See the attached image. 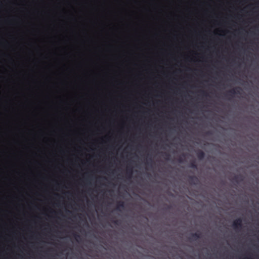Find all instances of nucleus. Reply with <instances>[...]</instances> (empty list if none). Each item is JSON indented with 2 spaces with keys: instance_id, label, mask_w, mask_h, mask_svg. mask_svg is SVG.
Returning a JSON list of instances; mask_svg holds the SVG:
<instances>
[{
  "instance_id": "f257e3e1",
  "label": "nucleus",
  "mask_w": 259,
  "mask_h": 259,
  "mask_svg": "<svg viewBox=\"0 0 259 259\" xmlns=\"http://www.w3.org/2000/svg\"><path fill=\"white\" fill-rule=\"evenodd\" d=\"M239 223L240 224V220H237V221H235L234 222V225H235L236 223Z\"/></svg>"
}]
</instances>
